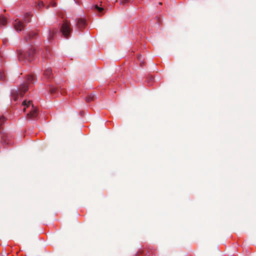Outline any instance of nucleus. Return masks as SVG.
I'll return each instance as SVG.
<instances>
[{
	"label": "nucleus",
	"mask_w": 256,
	"mask_h": 256,
	"mask_svg": "<svg viewBox=\"0 0 256 256\" xmlns=\"http://www.w3.org/2000/svg\"><path fill=\"white\" fill-rule=\"evenodd\" d=\"M0 80L2 81H5L6 80V76L2 72H0Z\"/></svg>",
	"instance_id": "nucleus-14"
},
{
	"label": "nucleus",
	"mask_w": 256,
	"mask_h": 256,
	"mask_svg": "<svg viewBox=\"0 0 256 256\" xmlns=\"http://www.w3.org/2000/svg\"><path fill=\"white\" fill-rule=\"evenodd\" d=\"M48 34L49 40H51L53 39L54 35L56 33L57 30L56 29H54L52 30H48Z\"/></svg>",
	"instance_id": "nucleus-11"
},
{
	"label": "nucleus",
	"mask_w": 256,
	"mask_h": 256,
	"mask_svg": "<svg viewBox=\"0 0 256 256\" xmlns=\"http://www.w3.org/2000/svg\"><path fill=\"white\" fill-rule=\"evenodd\" d=\"M35 82L34 77L32 75H28L26 78V82L21 84L18 90H12L11 92V96L14 101H16L20 95L23 96L26 92L28 90V84L34 83Z\"/></svg>",
	"instance_id": "nucleus-1"
},
{
	"label": "nucleus",
	"mask_w": 256,
	"mask_h": 256,
	"mask_svg": "<svg viewBox=\"0 0 256 256\" xmlns=\"http://www.w3.org/2000/svg\"><path fill=\"white\" fill-rule=\"evenodd\" d=\"M94 7V8L98 12L100 15L104 14L103 12L104 9L102 8L99 7L98 5H95Z\"/></svg>",
	"instance_id": "nucleus-12"
},
{
	"label": "nucleus",
	"mask_w": 256,
	"mask_h": 256,
	"mask_svg": "<svg viewBox=\"0 0 256 256\" xmlns=\"http://www.w3.org/2000/svg\"><path fill=\"white\" fill-rule=\"evenodd\" d=\"M76 26L80 30H82L86 26L85 20L81 18H78L76 19Z\"/></svg>",
	"instance_id": "nucleus-7"
},
{
	"label": "nucleus",
	"mask_w": 256,
	"mask_h": 256,
	"mask_svg": "<svg viewBox=\"0 0 256 256\" xmlns=\"http://www.w3.org/2000/svg\"><path fill=\"white\" fill-rule=\"evenodd\" d=\"M128 2V0H122V2L126 3Z\"/></svg>",
	"instance_id": "nucleus-18"
},
{
	"label": "nucleus",
	"mask_w": 256,
	"mask_h": 256,
	"mask_svg": "<svg viewBox=\"0 0 256 256\" xmlns=\"http://www.w3.org/2000/svg\"><path fill=\"white\" fill-rule=\"evenodd\" d=\"M57 90H58V89L54 86H50V87L49 90L51 94L56 93V92Z\"/></svg>",
	"instance_id": "nucleus-15"
},
{
	"label": "nucleus",
	"mask_w": 256,
	"mask_h": 256,
	"mask_svg": "<svg viewBox=\"0 0 256 256\" xmlns=\"http://www.w3.org/2000/svg\"><path fill=\"white\" fill-rule=\"evenodd\" d=\"M6 118L0 116V138L1 142L4 144L10 145L12 144V142H10V138L7 134L2 132V126Z\"/></svg>",
	"instance_id": "nucleus-6"
},
{
	"label": "nucleus",
	"mask_w": 256,
	"mask_h": 256,
	"mask_svg": "<svg viewBox=\"0 0 256 256\" xmlns=\"http://www.w3.org/2000/svg\"><path fill=\"white\" fill-rule=\"evenodd\" d=\"M26 107H24V111H25V110H26Z\"/></svg>",
	"instance_id": "nucleus-20"
},
{
	"label": "nucleus",
	"mask_w": 256,
	"mask_h": 256,
	"mask_svg": "<svg viewBox=\"0 0 256 256\" xmlns=\"http://www.w3.org/2000/svg\"><path fill=\"white\" fill-rule=\"evenodd\" d=\"M49 8V5L46 6V8Z\"/></svg>",
	"instance_id": "nucleus-21"
},
{
	"label": "nucleus",
	"mask_w": 256,
	"mask_h": 256,
	"mask_svg": "<svg viewBox=\"0 0 256 256\" xmlns=\"http://www.w3.org/2000/svg\"><path fill=\"white\" fill-rule=\"evenodd\" d=\"M38 6L39 8H40L42 6H44V2L43 1H40L38 3Z\"/></svg>",
	"instance_id": "nucleus-16"
},
{
	"label": "nucleus",
	"mask_w": 256,
	"mask_h": 256,
	"mask_svg": "<svg viewBox=\"0 0 256 256\" xmlns=\"http://www.w3.org/2000/svg\"><path fill=\"white\" fill-rule=\"evenodd\" d=\"M46 53L50 52L48 51V50L47 48L46 49Z\"/></svg>",
	"instance_id": "nucleus-19"
},
{
	"label": "nucleus",
	"mask_w": 256,
	"mask_h": 256,
	"mask_svg": "<svg viewBox=\"0 0 256 256\" xmlns=\"http://www.w3.org/2000/svg\"><path fill=\"white\" fill-rule=\"evenodd\" d=\"M36 56V50L32 48L28 50L25 54L20 53L19 54L18 58L20 60H25L28 62L32 61Z\"/></svg>",
	"instance_id": "nucleus-3"
},
{
	"label": "nucleus",
	"mask_w": 256,
	"mask_h": 256,
	"mask_svg": "<svg viewBox=\"0 0 256 256\" xmlns=\"http://www.w3.org/2000/svg\"><path fill=\"white\" fill-rule=\"evenodd\" d=\"M44 74L47 78H52V68H46L44 70Z\"/></svg>",
	"instance_id": "nucleus-9"
},
{
	"label": "nucleus",
	"mask_w": 256,
	"mask_h": 256,
	"mask_svg": "<svg viewBox=\"0 0 256 256\" xmlns=\"http://www.w3.org/2000/svg\"><path fill=\"white\" fill-rule=\"evenodd\" d=\"M38 33L36 32H30L28 34V36H26L24 39L26 42H28V40H32L34 38H37L38 37Z\"/></svg>",
	"instance_id": "nucleus-8"
},
{
	"label": "nucleus",
	"mask_w": 256,
	"mask_h": 256,
	"mask_svg": "<svg viewBox=\"0 0 256 256\" xmlns=\"http://www.w3.org/2000/svg\"><path fill=\"white\" fill-rule=\"evenodd\" d=\"M50 4H51V5H52V6H56V3H54V2H51V3H50Z\"/></svg>",
	"instance_id": "nucleus-17"
},
{
	"label": "nucleus",
	"mask_w": 256,
	"mask_h": 256,
	"mask_svg": "<svg viewBox=\"0 0 256 256\" xmlns=\"http://www.w3.org/2000/svg\"><path fill=\"white\" fill-rule=\"evenodd\" d=\"M6 24V20L4 16L0 17V26H4Z\"/></svg>",
	"instance_id": "nucleus-13"
},
{
	"label": "nucleus",
	"mask_w": 256,
	"mask_h": 256,
	"mask_svg": "<svg viewBox=\"0 0 256 256\" xmlns=\"http://www.w3.org/2000/svg\"><path fill=\"white\" fill-rule=\"evenodd\" d=\"M31 14L26 13L24 15L22 20L16 19L14 22V26L15 30L18 32H20L26 26L27 24L30 22Z\"/></svg>",
	"instance_id": "nucleus-2"
},
{
	"label": "nucleus",
	"mask_w": 256,
	"mask_h": 256,
	"mask_svg": "<svg viewBox=\"0 0 256 256\" xmlns=\"http://www.w3.org/2000/svg\"><path fill=\"white\" fill-rule=\"evenodd\" d=\"M60 30L65 38H68L72 32V28L71 26L70 23L67 20L64 21Z\"/></svg>",
	"instance_id": "nucleus-5"
},
{
	"label": "nucleus",
	"mask_w": 256,
	"mask_h": 256,
	"mask_svg": "<svg viewBox=\"0 0 256 256\" xmlns=\"http://www.w3.org/2000/svg\"><path fill=\"white\" fill-rule=\"evenodd\" d=\"M96 98V96L94 94H90V95L86 98V100L88 102H90L94 100Z\"/></svg>",
	"instance_id": "nucleus-10"
},
{
	"label": "nucleus",
	"mask_w": 256,
	"mask_h": 256,
	"mask_svg": "<svg viewBox=\"0 0 256 256\" xmlns=\"http://www.w3.org/2000/svg\"><path fill=\"white\" fill-rule=\"evenodd\" d=\"M22 105L26 108L29 107L30 105H32V110L27 114V118L30 120H33L36 118L38 114V110L36 108H34V106L32 103V100L27 101L26 100H24L22 102Z\"/></svg>",
	"instance_id": "nucleus-4"
}]
</instances>
